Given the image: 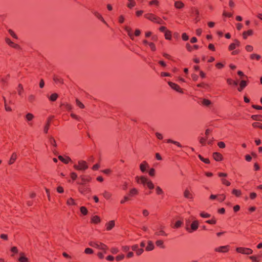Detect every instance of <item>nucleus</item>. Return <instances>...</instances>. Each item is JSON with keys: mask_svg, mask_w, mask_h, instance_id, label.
<instances>
[{"mask_svg": "<svg viewBox=\"0 0 262 262\" xmlns=\"http://www.w3.org/2000/svg\"><path fill=\"white\" fill-rule=\"evenodd\" d=\"M89 245L91 247L102 250L106 253V251L108 249L107 246L104 244L99 242L91 241L89 243Z\"/></svg>", "mask_w": 262, "mask_h": 262, "instance_id": "f257e3e1", "label": "nucleus"}, {"mask_svg": "<svg viewBox=\"0 0 262 262\" xmlns=\"http://www.w3.org/2000/svg\"><path fill=\"white\" fill-rule=\"evenodd\" d=\"M74 168L77 170H85L88 168V165L85 161L80 160L78 162V164H75Z\"/></svg>", "mask_w": 262, "mask_h": 262, "instance_id": "f03ea898", "label": "nucleus"}, {"mask_svg": "<svg viewBox=\"0 0 262 262\" xmlns=\"http://www.w3.org/2000/svg\"><path fill=\"white\" fill-rule=\"evenodd\" d=\"M79 186L78 188L79 192L82 194H86L91 192V189L89 186L84 184H78Z\"/></svg>", "mask_w": 262, "mask_h": 262, "instance_id": "7ed1b4c3", "label": "nucleus"}, {"mask_svg": "<svg viewBox=\"0 0 262 262\" xmlns=\"http://www.w3.org/2000/svg\"><path fill=\"white\" fill-rule=\"evenodd\" d=\"M236 251L238 253L246 255H250L253 253V250L251 249L244 247L236 248Z\"/></svg>", "mask_w": 262, "mask_h": 262, "instance_id": "20e7f679", "label": "nucleus"}, {"mask_svg": "<svg viewBox=\"0 0 262 262\" xmlns=\"http://www.w3.org/2000/svg\"><path fill=\"white\" fill-rule=\"evenodd\" d=\"M80 178L81 180V182H77V184H85L86 183L90 182L92 180L91 177L88 175H81L80 176Z\"/></svg>", "mask_w": 262, "mask_h": 262, "instance_id": "39448f33", "label": "nucleus"}, {"mask_svg": "<svg viewBox=\"0 0 262 262\" xmlns=\"http://www.w3.org/2000/svg\"><path fill=\"white\" fill-rule=\"evenodd\" d=\"M230 246L229 245L222 246L214 249V251L219 253H227L229 251Z\"/></svg>", "mask_w": 262, "mask_h": 262, "instance_id": "423d86ee", "label": "nucleus"}, {"mask_svg": "<svg viewBox=\"0 0 262 262\" xmlns=\"http://www.w3.org/2000/svg\"><path fill=\"white\" fill-rule=\"evenodd\" d=\"M5 40L6 43L8 45H9L10 47L13 48L14 49H20V46L17 43H14L12 41H11V40L9 38L6 37L5 38Z\"/></svg>", "mask_w": 262, "mask_h": 262, "instance_id": "0eeeda50", "label": "nucleus"}, {"mask_svg": "<svg viewBox=\"0 0 262 262\" xmlns=\"http://www.w3.org/2000/svg\"><path fill=\"white\" fill-rule=\"evenodd\" d=\"M168 85L173 90H175L176 91H177L179 93H183V91L182 89L180 88V86L178 84H177L175 83H173L172 82H170V81L168 82Z\"/></svg>", "mask_w": 262, "mask_h": 262, "instance_id": "6e6552de", "label": "nucleus"}, {"mask_svg": "<svg viewBox=\"0 0 262 262\" xmlns=\"http://www.w3.org/2000/svg\"><path fill=\"white\" fill-rule=\"evenodd\" d=\"M144 17L146 19L156 23L158 18L159 16H156V15L152 13H147L144 15Z\"/></svg>", "mask_w": 262, "mask_h": 262, "instance_id": "1a4fd4ad", "label": "nucleus"}, {"mask_svg": "<svg viewBox=\"0 0 262 262\" xmlns=\"http://www.w3.org/2000/svg\"><path fill=\"white\" fill-rule=\"evenodd\" d=\"M136 182L139 184H142L143 185H145L148 181V179L144 176L138 177L137 176L136 178Z\"/></svg>", "mask_w": 262, "mask_h": 262, "instance_id": "9d476101", "label": "nucleus"}, {"mask_svg": "<svg viewBox=\"0 0 262 262\" xmlns=\"http://www.w3.org/2000/svg\"><path fill=\"white\" fill-rule=\"evenodd\" d=\"M240 46V42L237 39L234 40V42L231 43L229 47L228 50L229 51L234 50L237 47H239Z\"/></svg>", "mask_w": 262, "mask_h": 262, "instance_id": "9b49d317", "label": "nucleus"}, {"mask_svg": "<svg viewBox=\"0 0 262 262\" xmlns=\"http://www.w3.org/2000/svg\"><path fill=\"white\" fill-rule=\"evenodd\" d=\"M17 157H18V156H17V154L16 152H13L11 156V157H10L9 160L8 162V165H11L13 164V163H14V162H15L17 158Z\"/></svg>", "mask_w": 262, "mask_h": 262, "instance_id": "f8f14e48", "label": "nucleus"}, {"mask_svg": "<svg viewBox=\"0 0 262 262\" xmlns=\"http://www.w3.org/2000/svg\"><path fill=\"white\" fill-rule=\"evenodd\" d=\"M248 81L242 80L239 83V86L237 88V90L239 92H242L247 85Z\"/></svg>", "mask_w": 262, "mask_h": 262, "instance_id": "ddd939ff", "label": "nucleus"}, {"mask_svg": "<svg viewBox=\"0 0 262 262\" xmlns=\"http://www.w3.org/2000/svg\"><path fill=\"white\" fill-rule=\"evenodd\" d=\"M212 156L216 161H221L223 158L222 155L217 152H213Z\"/></svg>", "mask_w": 262, "mask_h": 262, "instance_id": "4468645a", "label": "nucleus"}, {"mask_svg": "<svg viewBox=\"0 0 262 262\" xmlns=\"http://www.w3.org/2000/svg\"><path fill=\"white\" fill-rule=\"evenodd\" d=\"M148 167L149 165L146 161H143L140 165V169L142 172H145L146 170V168Z\"/></svg>", "mask_w": 262, "mask_h": 262, "instance_id": "2eb2a0df", "label": "nucleus"}, {"mask_svg": "<svg viewBox=\"0 0 262 262\" xmlns=\"http://www.w3.org/2000/svg\"><path fill=\"white\" fill-rule=\"evenodd\" d=\"M101 222L100 217L98 215H94L91 217V223L94 224H97Z\"/></svg>", "mask_w": 262, "mask_h": 262, "instance_id": "dca6fc26", "label": "nucleus"}, {"mask_svg": "<svg viewBox=\"0 0 262 262\" xmlns=\"http://www.w3.org/2000/svg\"><path fill=\"white\" fill-rule=\"evenodd\" d=\"M115 221L112 220L110 221L105 224L106 229L107 231H110L115 226Z\"/></svg>", "mask_w": 262, "mask_h": 262, "instance_id": "f3484780", "label": "nucleus"}, {"mask_svg": "<svg viewBox=\"0 0 262 262\" xmlns=\"http://www.w3.org/2000/svg\"><path fill=\"white\" fill-rule=\"evenodd\" d=\"M93 13L98 19L101 20L104 24L107 25V23L105 21V20L104 19L102 15L99 12L97 11H94L93 12Z\"/></svg>", "mask_w": 262, "mask_h": 262, "instance_id": "a211bd4d", "label": "nucleus"}, {"mask_svg": "<svg viewBox=\"0 0 262 262\" xmlns=\"http://www.w3.org/2000/svg\"><path fill=\"white\" fill-rule=\"evenodd\" d=\"M184 196L188 199H193V194L188 189H186L185 190L184 192Z\"/></svg>", "mask_w": 262, "mask_h": 262, "instance_id": "6ab92c4d", "label": "nucleus"}, {"mask_svg": "<svg viewBox=\"0 0 262 262\" xmlns=\"http://www.w3.org/2000/svg\"><path fill=\"white\" fill-rule=\"evenodd\" d=\"M58 159L62 162L65 164H68L69 163V162L71 161V159L69 157H66L65 158H64L62 156H59Z\"/></svg>", "mask_w": 262, "mask_h": 262, "instance_id": "aec40b11", "label": "nucleus"}, {"mask_svg": "<svg viewBox=\"0 0 262 262\" xmlns=\"http://www.w3.org/2000/svg\"><path fill=\"white\" fill-rule=\"evenodd\" d=\"M19 255L20 257L18 258V261L19 262H28L29 261V259L25 256L24 253H20Z\"/></svg>", "mask_w": 262, "mask_h": 262, "instance_id": "412c9836", "label": "nucleus"}, {"mask_svg": "<svg viewBox=\"0 0 262 262\" xmlns=\"http://www.w3.org/2000/svg\"><path fill=\"white\" fill-rule=\"evenodd\" d=\"M138 193H139V191H138V189L135 188H134L130 190L129 193H128V196L129 197L130 196V197L138 195Z\"/></svg>", "mask_w": 262, "mask_h": 262, "instance_id": "4be33fe9", "label": "nucleus"}, {"mask_svg": "<svg viewBox=\"0 0 262 262\" xmlns=\"http://www.w3.org/2000/svg\"><path fill=\"white\" fill-rule=\"evenodd\" d=\"M253 34V31L252 30H249L247 31H244L243 33V38L246 39H247L248 36H251Z\"/></svg>", "mask_w": 262, "mask_h": 262, "instance_id": "5701e85b", "label": "nucleus"}, {"mask_svg": "<svg viewBox=\"0 0 262 262\" xmlns=\"http://www.w3.org/2000/svg\"><path fill=\"white\" fill-rule=\"evenodd\" d=\"M199 227V222L198 221H194L191 224V229L192 231H195Z\"/></svg>", "mask_w": 262, "mask_h": 262, "instance_id": "b1692460", "label": "nucleus"}, {"mask_svg": "<svg viewBox=\"0 0 262 262\" xmlns=\"http://www.w3.org/2000/svg\"><path fill=\"white\" fill-rule=\"evenodd\" d=\"M155 248L153 243L149 241L147 243V246H146L145 250L147 251H149L152 250Z\"/></svg>", "mask_w": 262, "mask_h": 262, "instance_id": "393cba45", "label": "nucleus"}, {"mask_svg": "<svg viewBox=\"0 0 262 262\" xmlns=\"http://www.w3.org/2000/svg\"><path fill=\"white\" fill-rule=\"evenodd\" d=\"M155 235L157 236H167V234L162 229V228H161L159 231H157L155 232Z\"/></svg>", "mask_w": 262, "mask_h": 262, "instance_id": "a878e982", "label": "nucleus"}, {"mask_svg": "<svg viewBox=\"0 0 262 262\" xmlns=\"http://www.w3.org/2000/svg\"><path fill=\"white\" fill-rule=\"evenodd\" d=\"M53 80L56 83H63V80L58 76L54 75L53 76Z\"/></svg>", "mask_w": 262, "mask_h": 262, "instance_id": "bb28decb", "label": "nucleus"}, {"mask_svg": "<svg viewBox=\"0 0 262 262\" xmlns=\"http://www.w3.org/2000/svg\"><path fill=\"white\" fill-rule=\"evenodd\" d=\"M251 118L253 120L262 121V115H253Z\"/></svg>", "mask_w": 262, "mask_h": 262, "instance_id": "cd10ccee", "label": "nucleus"}, {"mask_svg": "<svg viewBox=\"0 0 262 262\" xmlns=\"http://www.w3.org/2000/svg\"><path fill=\"white\" fill-rule=\"evenodd\" d=\"M174 7L177 9H182L184 7V4L181 1H176L174 3Z\"/></svg>", "mask_w": 262, "mask_h": 262, "instance_id": "c85d7f7f", "label": "nucleus"}, {"mask_svg": "<svg viewBox=\"0 0 262 262\" xmlns=\"http://www.w3.org/2000/svg\"><path fill=\"white\" fill-rule=\"evenodd\" d=\"M18 94L19 96H21L23 93H24V88L21 84L19 83L18 85L17 88Z\"/></svg>", "mask_w": 262, "mask_h": 262, "instance_id": "c756f323", "label": "nucleus"}, {"mask_svg": "<svg viewBox=\"0 0 262 262\" xmlns=\"http://www.w3.org/2000/svg\"><path fill=\"white\" fill-rule=\"evenodd\" d=\"M125 31L127 32L128 36L130 37V39L132 40L134 39V35L132 33V29L129 27L126 26L124 28Z\"/></svg>", "mask_w": 262, "mask_h": 262, "instance_id": "7c9ffc66", "label": "nucleus"}, {"mask_svg": "<svg viewBox=\"0 0 262 262\" xmlns=\"http://www.w3.org/2000/svg\"><path fill=\"white\" fill-rule=\"evenodd\" d=\"M190 12L191 13V15H196L197 17H199V11L198 9L195 7H193L191 8Z\"/></svg>", "mask_w": 262, "mask_h": 262, "instance_id": "2f4dec72", "label": "nucleus"}, {"mask_svg": "<svg viewBox=\"0 0 262 262\" xmlns=\"http://www.w3.org/2000/svg\"><path fill=\"white\" fill-rule=\"evenodd\" d=\"M156 245L157 247H160V248H161L162 249L165 248V246L164 245V242H163V241L162 240H161V239L157 240L156 242Z\"/></svg>", "mask_w": 262, "mask_h": 262, "instance_id": "473e14b6", "label": "nucleus"}, {"mask_svg": "<svg viewBox=\"0 0 262 262\" xmlns=\"http://www.w3.org/2000/svg\"><path fill=\"white\" fill-rule=\"evenodd\" d=\"M165 141H166V143H173V144L176 145L177 146H178L179 147H182L181 144L179 142H178L177 141H175L172 140L171 139H167V140H165Z\"/></svg>", "mask_w": 262, "mask_h": 262, "instance_id": "72a5a7b5", "label": "nucleus"}, {"mask_svg": "<svg viewBox=\"0 0 262 262\" xmlns=\"http://www.w3.org/2000/svg\"><path fill=\"white\" fill-rule=\"evenodd\" d=\"M232 193L236 197H239L242 195V192L240 190L234 189L232 191Z\"/></svg>", "mask_w": 262, "mask_h": 262, "instance_id": "f704fd0d", "label": "nucleus"}, {"mask_svg": "<svg viewBox=\"0 0 262 262\" xmlns=\"http://www.w3.org/2000/svg\"><path fill=\"white\" fill-rule=\"evenodd\" d=\"M58 97V95L57 93H53L49 97V99L51 101H55L57 100Z\"/></svg>", "mask_w": 262, "mask_h": 262, "instance_id": "c9c22d12", "label": "nucleus"}, {"mask_svg": "<svg viewBox=\"0 0 262 262\" xmlns=\"http://www.w3.org/2000/svg\"><path fill=\"white\" fill-rule=\"evenodd\" d=\"M165 38L167 40H171V32L169 30H167L165 32Z\"/></svg>", "mask_w": 262, "mask_h": 262, "instance_id": "e433bc0d", "label": "nucleus"}, {"mask_svg": "<svg viewBox=\"0 0 262 262\" xmlns=\"http://www.w3.org/2000/svg\"><path fill=\"white\" fill-rule=\"evenodd\" d=\"M28 100L29 102L32 103L36 100V96L34 95L31 94L29 95Z\"/></svg>", "mask_w": 262, "mask_h": 262, "instance_id": "4c0bfd02", "label": "nucleus"}, {"mask_svg": "<svg viewBox=\"0 0 262 262\" xmlns=\"http://www.w3.org/2000/svg\"><path fill=\"white\" fill-rule=\"evenodd\" d=\"M10 77V75L8 74L7 75L5 78H2L1 79V82L2 84L4 86L5 85L7 84L8 80Z\"/></svg>", "mask_w": 262, "mask_h": 262, "instance_id": "58836bf2", "label": "nucleus"}, {"mask_svg": "<svg viewBox=\"0 0 262 262\" xmlns=\"http://www.w3.org/2000/svg\"><path fill=\"white\" fill-rule=\"evenodd\" d=\"M250 57L251 60L256 59L257 60H259L261 58V56L256 54H251Z\"/></svg>", "mask_w": 262, "mask_h": 262, "instance_id": "ea45409f", "label": "nucleus"}, {"mask_svg": "<svg viewBox=\"0 0 262 262\" xmlns=\"http://www.w3.org/2000/svg\"><path fill=\"white\" fill-rule=\"evenodd\" d=\"M199 158L201 161L204 162L206 164H209L210 163V160L208 158H204L201 155H199L198 156Z\"/></svg>", "mask_w": 262, "mask_h": 262, "instance_id": "a19ab883", "label": "nucleus"}, {"mask_svg": "<svg viewBox=\"0 0 262 262\" xmlns=\"http://www.w3.org/2000/svg\"><path fill=\"white\" fill-rule=\"evenodd\" d=\"M227 82L229 85L233 84L234 85H237L238 84V82L237 81L233 80L231 78L227 79Z\"/></svg>", "mask_w": 262, "mask_h": 262, "instance_id": "79ce46f5", "label": "nucleus"}, {"mask_svg": "<svg viewBox=\"0 0 262 262\" xmlns=\"http://www.w3.org/2000/svg\"><path fill=\"white\" fill-rule=\"evenodd\" d=\"M146 185H147V187L151 190L153 189L155 187L154 184L150 180H148Z\"/></svg>", "mask_w": 262, "mask_h": 262, "instance_id": "37998d69", "label": "nucleus"}, {"mask_svg": "<svg viewBox=\"0 0 262 262\" xmlns=\"http://www.w3.org/2000/svg\"><path fill=\"white\" fill-rule=\"evenodd\" d=\"M49 142L54 147H57V144H56V141L53 137L51 136L49 138Z\"/></svg>", "mask_w": 262, "mask_h": 262, "instance_id": "c03bdc74", "label": "nucleus"}, {"mask_svg": "<svg viewBox=\"0 0 262 262\" xmlns=\"http://www.w3.org/2000/svg\"><path fill=\"white\" fill-rule=\"evenodd\" d=\"M102 194L103 197L107 200L110 199L112 196V194L107 191H105Z\"/></svg>", "mask_w": 262, "mask_h": 262, "instance_id": "a18cd8bd", "label": "nucleus"}, {"mask_svg": "<svg viewBox=\"0 0 262 262\" xmlns=\"http://www.w3.org/2000/svg\"><path fill=\"white\" fill-rule=\"evenodd\" d=\"M34 115L31 113H28L26 114V115L25 116L26 120L28 121H30L32 120L34 118Z\"/></svg>", "mask_w": 262, "mask_h": 262, "instance_id": "49530a36", "label": "nucleus"}, {"mask_svg": "<svg viewBox=\"0 0 262 262\" xmlns=\"http://www.w3.org/2000/svg\"><path fill=\"white\" fill-rule=\"evenodd\" d=\"M252 126L254 128H259L262 129V123L259 122H254L252 124Z\"/></svg>", "mask_w": 262, "mask_h": 262, "instance_id": "de8ad7c7", "label": "nucleus"}, {"mask_svg": "<svg viewBox=\"0 0 262 262\" xmlns=\"http://www.w3.org/2000/svg\"><path fill=\"white\" fill-rule=\"evenodd\" d=\"M80 210L81 213L84 215H85L88 214V211L87 208L85 207H84V206L81 207L80 208Z\"/></svg>", "mask_w": 262, "mask_h": 262, "instance_id": "09e8293b", "label": "nucleus"}, {"mask_svg": "<svg viewBox=\"0 0 262 262\" xmlns=\"http://www.w3.org/2000/svg\"><path fill=\"white\" fill-rule=\"evenodd\" d=\"M67 204L68 205H76V203L75 202L73 198H70L69 199H68V200L67 201Z\"/></svg>", "mask_w": 262, "mask_h": 262, "instance_id": "8fccbe9b", "label": "nucleus"}, {"mask_svg": "<svg viewBox=\"0 0 262 262\" xmlns=\"http://www.w3.org/2000/svg\"><path fill=\"white\" fill-rule=\"evenodd\" d=\"M211 103V101L208 99H204L202 102V104L203 105H205L206 106H209Z\"/></svg>", "mask_w": 262, "mask_h": 262, "instance_id": "3c124183", "label": "nucleus"}, {"mask_svg": "<svg viewBox=\"0 0 262 262\" xmlns=\"http://www.w3.org/2000/svg\"><path fill=\"white\" fill-rule=\"evenodd\" d=\"M222 183L227 186H229L231 185V183L225 178L221 179Z\"/></svg>", "mask_w": 262, "mask_h": 262, "instance_id": "603ef678", "label": "nucleus"}, {"mask_svg": "<svg viewBox=\"0 0 262 262\" xmlns=\"http://www.w3.org/2000/svg\"><path fill=\"white\" fill-rule=\"evenodd\" d=\"M9 33L10 34V35L14 38L17 39H18V37L16 35V34L14 33V32L11 30V29H9L8 30Z\"/></svg>", "mask_w": 262, "mask_h": 262, "instance_id": "864d4df0", "label": "nucleus"}, {"mask_svg": "<svg viewBox=\"0 0 262 262\" xmlns=\"http://www.w3.org/2000/svg\"><path fill=\"white\" fill-rule=\"evenodd\" d=\"M3 99H4V100L5 108L6 111H7V112H11L12 111V109H11V108L10 106H8L7 105L6 100L5 97H3Z\"/></svg>", "mask_w": 262, "mask_h": 262, "instance_id": "5fc2aeb1", "label": "nucleus"}, {"mask_svg": "<svg viewBox=\"0 0 262 262\" xmlns=\"http://www.w3.org/2000/svg\"><path fill=\"white\" fill-rule=\"evenodd\" d=\"M226 199V195L224 194H220L218 195L217 200L220 202H222L224 201Z\"/></svg>", "mask_w": 262, "mask_h": 262, "instance_id": "6e6d98bb", "label": "nucleus"}, {"mask_svg": "<svg viewBox=\"0 0 262 262\" xmlns=\"http://www.w3.org/2000/svg\"><path fill=\"white\" fill-rule=\"evenodd\" d=\"M156 193L158 195H160V194H163V191L162 190V189L159 186H157L156 187Z\"/></svg>", "mask_w": 262, "mask_h": 262, "instance_id": "4d7b16f0", "label": "nucleus"}, {"mask_svg": "<svg viewBox=\"0 0 262 262\" xmlns=\"http://www.w3.org/2000/svg\"><path fill=\"white\" fill-rule=\"evenodd\" d=\"M84 253L86 254H91L94 253V251L92 249L90 248H86L84 250Z\"/></svg>", "mask_w": 262, "mask_h": 262, "instance_id": "13d9d810", "label": "nucleus"}, {"mask_svg": "<svg viewBox=\"0 0 262 262\" xmlns=\"http://www.w3.org/2000/svg\"><path fill=\"white\" fill-rule=\"evenodd\" d=\"M200 215L202 217L204 218H208L210 217L211 216L210 214L204 212H201Z\"/></svg>", "mask_w": 262, "mask_h": 262, "instance_id": "bf43d9fd", "label": "nucleus"}, {"mask_svg": "<svg viewBox=\"0 0 262 262\" xmlns=\"http://www.w3.org/2000/svg\"><path fill=\"white\" fill-rule=\"evenodd\" d=\"M206 223L209 224L214 225L216 223V220H215V218L213 217L211 220L206 221Z\"/></svg>", "mask_w": 262, "mask_h": 262, "instance_id": "052dcab7", "label": "nucleus"}, {"mask_svg": "<svg viewBox=\"0 0 262 262\" xmlns=\"http://www.w3.org/2000/svg\"><path fill=\"white\" fill-rule=\"evenodd\" d=\"M183 224V222L181 221H177L174 224V228H178L180 227Z\"/></svg>", "mask_w": 262, "mask_h": 262, "instance_id": "680f3d73", "label": "nucleus"}, {"mask_svg": "<svg viewBox=\"0 0 262 262\" xmlns=\"http://www.w3.org/2000/svg\"><path fill=\"white\" fill-rule=\"evenodd\" d=\"M207 139V137L206 138L201 137L200 138V143L203 146L205 145L206 141Z\"/></svg>", "mask_w": 262, "mask_h": 262, "instance_id": "e2e57ef3", "label": "nucleus"}, {"mask_svg": "<svg viewBox=\"0 0 262 262\" xmlns=\"http://www.w3.org/2000/svg\"><path fill=\"white\" fill-rule=\"evenodd\" d=\"M129 200H130V198H129V196L128 195V196H124L123 199L121 200L120 203L122 204H124L125 202H126L127 201H128Z\"/></svg>", "mask_w": 262, "mask_h": 262, "instance_id": "0e129e2a", "label": "nucleus"}, {"mask_svg": "<svg viewBox=\"0 0 262 262\" xmlns=\"http://www.w3.org/2000/svg\"><path fill=\"white\" fill-rule=\"evenodd\" d=\"M76 104L81 108H83L84 107V105L78 99L76 100Z\"/></svg>", "mask_w": 262, "mask_h": 262, "instance_id": "69168bd1", "label": "nucleus"}, {"mask_svg": "<svg viewBox=\"0 0 262 262\" xmlns=\"http://www.w3.org/2000/svg\"><path fill=\"white\" fill-rule=\"evenodd\" d=\"M159 4V2L158 0H152L149 2V5H155L157 6H158Z\"/></svg>", "mask_w": 262, "mask_h": 262, "instance_id": "338daca9", "label": "nucleus"}, {"mask_svg": "<svg viewBox=\"0 0 262 262\" xmlns=\"http://www.w3.org/2000/svg\"><path fill=\"white\" fill-rule=\"evenodd\" d=\"M71 178L73 180H75L77 178V174L75 172H72L70 174Z\"/></svg>", "mask_w": 262, "mask_h": 262, "instance_id": "774afa93", "label": "nucleus"}]
</instances>
